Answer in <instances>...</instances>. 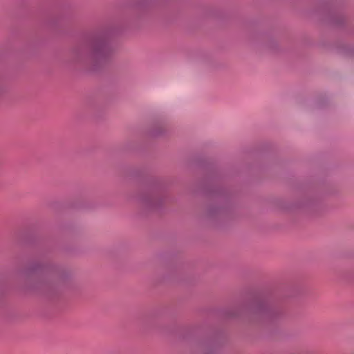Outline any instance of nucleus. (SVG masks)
<instances>
[{"mask_svg":"<svg viewBox=\"0 0 354 354\" xmlns=\"http://www.w3.org/2000/svg\"><path fill=\"white\" fill-rule=\"evenodd\" d=\"M216 15H217L216 13H212V14H209V15H210L212 18L216 17Z\"/></svg>","mask_w":354,"mask_h":354,"instance_id":"f257e3e1","label":"nucleus"}]
</instances>
